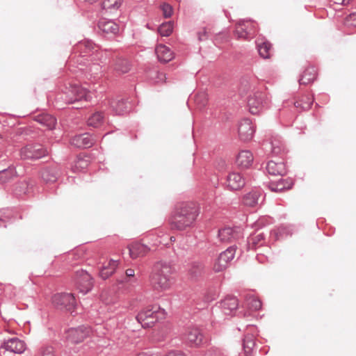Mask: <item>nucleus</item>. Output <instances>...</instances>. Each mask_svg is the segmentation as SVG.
<instances>
[{"label": "nucleus", "instance_id": "obj_39", "mask_svg": "<svg viewBox=\"0 0 356 356\" xmlns=\"http://www.w3.org/2000/svg\"><path fill=\"white\" fill-rule=\"evenodd\" d=\"M36 356H56L55 349L51 346L44 345L38 349Z\"/></svg>", "mask_w": 356, "mask_h": 356}, {"label": "nucleus", "instance_id": "obj_26", "mask_svg": "<svg viewBox=\"0 0 356 356\" xmlns=\"http://www.w3.org/2000/svg\"><path fill=\"white\" fill-rule=\"evenodd\" d=\"M293 182L290 179H280L276 183H270L269 188L274 192H282L284 190L291 188Z\"/></svg>", "mask_w": 356, "mask_h": 356}, {"label": "nucleus", "instance_id": "obj_15", "mask_svg": "<svg viewBox=\"0 0 356 356\" xmlns=\"http://www.w3.org/2000/svg\"><path fill=\"white\" fill-rule=\"evenodd\" d=\"M129 255L131 259H137L145 256L149 251V248L143 244L134 243L128 246Z\"/></svg>", "mask_w": 356, "mask_h": 356}, {"label": "nucleus", "instance_id": "obj_44", "mask_svg": "<svg viewBox=\"0 0 356 356\" xmlns=\"http://www.w3.org/2000/svg\"><path fill=\"white\" fill-rule=\"evenodd\" d=\"M42 177L44 179V181L47 182H53L55 181L56 179V177L54 175H50V172L49 170H44L42 174Z\"/></svg>", "mask_w": 356, "mask_h": 356}, {"label": "nucleus", "instance_id": "obj_38", "mask_svg": "<svg viewBox=\"0 0 356 356\" xmlns=\"http://www.w3.org/2000/svg\"><path fill=\"white\" fill-rule=\"evenodd\" d=\"M122 4V0H104L103 8L108 11L118 9Z\"/></svg>", "mask_w": 356, "mask_h": 356}, {"label": "nucleus", "instance_id": "obj_17", "mask_svg": "<svg viewBox=\"0 0 356 356\" xmlns=\"http://www.w3.org/2000/svg\"><path fill=\"white\" fill-rule=\"evenodd\" d=\"M254 132V127L250 120H245L240 124L238 127V134L242 140H250L253 136Z\"/></svg>", "mask_w": 356, "mask_h": 356}, {"label": "nucleus", "instance_id": "obj_48", "mask_svg": "<svg viewBox=\"0 0 356 356\" xmlns=\"http://www.w3.org/2000/svg\"><path fill=\"white\" fill-rule=\"evenodd\" d=\"M125 274H126L125 282H128L129 281L128 278L134 277L135 271L134 269L129 268V269L126 270Z\"/></svg>", "mask_w": 356, "mask_h": 356}, {"label": "nucleus", "instance_id": "obj_45", "mask_svg": "<svg viewBox=\"0 0 356 356\" xmlns=\"http://www.w3.org/2000/svg\"><path fill=\"white\" fill-rule=\"evenodd\" d=\"M346 25L356 27V13H352L346 18Z\"/></svg>", "mask_w": 356, "mask_h": 356}, {"label": "nucleus", "instance_id": "obj_8", "mask_svg": "<svg viewBox=\"0 0 356 356\" xmlns=\"http://www.w3.org/2000/svg\"><path fill=\"white\" fill-rule=\"evenodd\" d=\"M74 282L77 289L83 293L90 291L93 284L91 276L82 269L76 272Z\"/></svg>", "mask_w": 356, "mask_h": 356}, {"label": "nucleus", "instance_id": "obj_23", "mask_svg": "<svg viewBox=\"0 0 356 356\" xmlns=\"http://www.w3.org/2000/svg\"><path fill=\"white\" fill-rule=\"evenodd\" d=\"M204 273V266L200 262H192L189 264L188 268V274L191 279L196 280Z\"/></svg>", "mask_w": 356, "mask_h": 356}, {"label": "nucleus", "instance_id": "obj_47", "mask_svg": "<svg viewBox=\"0 0 356 356\" xmlns=\"http://www.w3.org/2000/svg\"><path fill=\"white\" fill-rule=\"evenodd\" d=\"M19 184V188H17L16 191H17V192L19 193H26L27 191V188H28V182L26 181H23L20 183L18 184Z\"/></svg>", "mask_w": 356, "mask_h": 356}, {"label": "nucleus", "instance_id": "obj_34", "mask_svg": "<svg viewBox=\"0 0 356 356\" xmlns=\"http://www.w3.org/2000/svg\"><path fill=\"white\" fill-rule=\"evenodd\" d=\"M16 176L14 168H9L0 171V183L5 184L12 180Z\"/></svg>", "mask_w": 356, "mask_h": 356}, {"label": "nucleus", "instance_id": "obj_30", "mask_svg": "<svg viewBox=\"0 0 356 356\" xmlns=\"http://www.w3.org/2000/svg\"><path fill=\"white\" fill-rule=\"evenodd\" d=\"M238 305V300L232 296L227 297L222 302V307L225 314H228L227 312H232L236 310Z\"/></svg>", "mask_w": 356, "mask_h": 356}, {"label": "nucleus", "instance_id": "obj_7", "mask_svg": "<svg viewBox=\"0 0 356 356\" xmlns=\"http://www.w3.org/2000/svg\"><path fill=\"white\" fill-rule=\"evenodd\" d=\"M257 32V24L252 20H241L236 24L235 34L239 39L250 40Z\"/></svg>", "mask_w": 356, "mask_h": 356}, {"label": "nucleus", "instance_id": "obj_21", "mask_svg": "<svg viewBox=\"0 0 356 356\" xmlns=\"http://www.w3.org/2000/svg\"><path fill=\"white\" fill-rule=\"evenodd\" d=\"M240 236V233L231 227L221 229L218 232V237L222 242H229L238 238Z\"/></svg>", "mask_w": 356, "mask_h": 356}, {"label": "nucleus", "instance_id": "obj_33", "mask_svg": "<svg viewBox=\"0 0 356 356\" xmlns=\"http://www.w3.org/2000/svg\"><path fill=\"white\" fill-rule=\"evenodd\" d=\"M111 106L113 111L118 115L123 114L128 109L127 102L122 99L113 101L111 103Z\"/></svg>", "mask_w": 356, "mask_h": 356}, {"label": "nucleus", "instance_id": "obj_35", "mask_svg": "<svg viewBox=\"0 0 356 356\" xmlns=\"http://www.w3.org/2000/svg\"><path fill=\"white\" fill-rule=\"evenodd\" d=\"M104 120V115L102 113L96 112L93 113L88 120V124L90 127H98L102 124Z\"/></svg>", "mask_w": 356, "mask_h": 356}, {"label": "nucleus", "instance_id": "obj_50", "mask_svg": "<svg viewBox=\"0 0 356 356\" xmlns=\"http://www.w3.org/2000/svg\"><path fill=\"white\" fill-rule=\"evenodd\" d=\"M334 3L338 5L347 4L349 3L350 0H331Z\"/></svg>", "mask_w": 356, "mask_h": 356}, {"label": "nucleus", "instance_id": "obj_18", "mask_svg": "<svg viewBox=\"0 0 356 356\" xmlns=\"http://www.w3.org/2000/svg\"><path fill=\"white\" fill-rule=\"evenodd\" d=\"M253 160L254 157L251 152L243 150L237 156L236 163L241 168H248L252 165Z\"/></svg>", "mask_w": 356, "mask_h": 356}, {"label": "nucleus", "instance_id": "obj_19", "mask_svg": "<svg viewBox=\"0 0 356 356\" xmlns=\"http://www.w3.org/2000/svg\"><path fill=\"white\" fill-rule=\"evenodd\" d=\"M227 186L232 190H238L245 185L244 179L237 172L230 173L227 179Z\"/></svg>", "mask_w": 356, "mask_h": 356}, {"label": "nucleus", "instance_id": "obj_41", "mask_svg": "<svg viewBox=\"0 0 356 356\" xmlns=\"http://www.w3.org/2000/svg\"><path fill=\"white\" fill-rule=\"evenodd\" d=\"M247 304L249 309L252 310H259L261 307V302L255 297H250L247 300Z\"/></svg>", "mask_w": 356, "mask_h": 356}, {"label": "nucleus", "instance_id": "obj_12", "mask_svg": "<svg viewBox=\"0 0 356 356\" xmlns=\"http://www.w3.org/2000/svg\"><path fill=\"white\" fill-rule=\"evenodd\" d=\"M6 350L20 354L26 349L24 342L17 338H12L6 341L2 346Z\"/></svg>", "mask_w": 356, "mask_h": 356}, {"label": "nucleus", "instance_id": "obj_3", "mask_svg": "<svg viewBox=\"0 0 356 356\" xmlns=\"http://www.w3.org/2000/svg\"><path fill=\"white\" fill-rule=\"evenodd\" d=\"M165 311L158 305L148 306L136 316V320L143 327H151L159 320L165 318Z\"/></svg>", "mask_w": 356, "mask_h": 356}, {"label": "nucleus", "instance_id": "obj_32", "mask_svg": "<svg viewBox=\"0 0 356 356\" xmlns=\"http://www.w3.org/2000/svg\"><path fill=\"white\" fill-rule=\"evenodd\" d=\"M258 50L259 55L265 59L270 58L273 54L272 45L268 41L258 44Z\"/></svg>", "mask_w": 356, "mask_h": 356}, {"label": "nucleus", "instance_id": "obj_14", "mask_svg": "<svg viewBox=\"0 0 356 356\" xmlns=\"http://www.w3.org/2000/svg\"><path fill=\"white\" fill-rule=\"evenodd\" d=\"M267 172L271 175L283 176L286 174L285 164L282 161H270L266 165Z\"/></svg>", "mask_w": 356, "mask_h": 356}, {"label": "nucleus", "instance_id": "obj_1", "mask_svg": "<svg viewBox=\"0 0 356 356\" xmlns=\"http://www.w3.org/2000/svg\"><path fill=\"white\" fill-rule=\"evenodd\" d=\"M200 206L193 202L177 204L172 215L170 224L172 228L184 230L191 227L200 213Z\"/></svg>", "mask_w": 356, "mask_h": 356}, {"label": "nucleus", "instance_id": "obj_16", "mask_svg": "<svg viewBox=\"0 0 356 356\" xmlns=\"http://www.w3.org/2000/svg\"><path fill=\"white\" fill-rule=\"evenodd\" d=\"M70 143L72 145L76 147L87 148L93 145L94 140L88 134H83L74 136L72 138Z\"/></svg>", "mask_w": 356, "mask_h": 356}, {"label": "nucleus", "instance_id": "obj_5", "mask_svg": "<svg viewBox=\"0 0 356 356\" xmlns=\"http://www.w3.org/2000/svg\"><path fill=\"white\" fill-rule=\"evenodd\" d=\"M63 100L67 104H72L82 100L88 101L90 98V92L84 88L78 85H70L63 91Z\"/></svg>", "mask_w": 356, "mask_h": 356}, {"label": "nucleus", "instance_id": "obj_37", "mask_svg": "<svg viewBox=\"0 0 356 356\" xmlns=\"http://www.w3.org/2000/svg\"><path fill=\"white\" fill-rule=\"evenodd\" d=\"M313 103V99L309 96H305L301 100L294 103L296 108H300L303 111L309 110Z\"/></svg>", "mask_w": 356, "mask_h": 356}, {"label": "nucleus", "instance_id": "obj_42", "mask_svg": "<svg viewBox=\"0 0 356 356\" xmlns=\"http://www.w3.org/2000/svg\"><path fill=\"white\" fill-rule=\"evenodd\" d=\"M161 9L163 12V15L165 18L170 17L173 13L172 7L168 3H163L161 5Z\"/></svg>", "mask_w": 356, "mask_h": 356}, {"label": "nucleus", "instance_id": "obj_13", "mask_svg": "<svg viewBox=\"0 0 356 356\" xmlns=\"http://www.w3.org/2000/svg\"><path fill=\"white\" fill-rule=\"evenodd\" d=\"M119 260L111 259L99 268V276L106 280L111 276L119 265Z\"/></svg>", "mask_w": 356, "mask_h": 356}, {"label": "nucleus", "instance_id": "obj_10", "mask_svg": "<svg viewBox=\"0 0 356 356\" xmlns=\"http://www.w3.org/2000/svg\"><path fill=\"white\" fill-rule=\"evenodd\" d=\"M235 252L236 248L232 246L220 253L213 264L214 271L218 273L224 270L228 263L234 259Z\"/></svg>", "mask_w": 356, "mask_h": 356}, {"label": "nucleus", "instance_id": "obj_51", "mask_svg": "<svg viewBox=\"0 0 356 356\" xmlns=\"http://www.w3.org/2000/svg\"><path fill=\"white\" fill-rule=\"evenodd\" d=\"M86 1L89 2V3H94V2L97 1V0H86Z\"/></svg>", "mask_w": 356, "mask_h": 356}, {"label": "nucleus", "instance_id": "obj_49", "mask_svg": "<svg viewBox=\"0 0 356 356\" xmlns=\"http://www.w3.org/2000/svg\"><path fill=\"white\" fill-rule=\"evenodd\" d=\"M165 356H186L182 352L180 351H171L165 355Z\"/></svg>", "mask_w": 356, "mask_h": 356}, {"label": "nucleus", "instance_id": "obj_24", "mask_svg": "<svg viewBox=\"0 0 356 356\" xmlns=\"http://www.w3.org/2000/svg\"><path fill=\"white\" fill-rule=\"evenodd\" d=\"M187 341L191 346H197L202 341V334L197 328H192L188 331Z\"/></svg>", "mask_w": 356, "mask_h": 356}, {"label": "nucleus", "instance_id": "obj_4", "mask_svg": "<svg viewBox=\"0 0 356 356\" xmlns=\"http://www.w3.org/2000/svg\"><path fill=\"white\" fill-rule=\"evenodd\" d=\"M90 330L86 327H79L76 328H70L66 333L67 352L68 354L73 355L77 353L79 348H74L73 345L81 343L89 336Z\"/></svg>", "mask_w": 356, "mask_h": 356}, {"label": "nucleus", "instance_id": "obj_31", "mask_svg": "<svg viewBox=\"0 0 356 356\" xmlns=\"http://www.w3.org/2000/svg\"><path fill=\"white\" fill-rule=\"evenodd\" d=\"M260 196L261 193L259 191L250 192L244 196L243 203L248 207H254Z\"/></svg>", "mask_w": 356, "mask_h": 356}, {"label": "nucleus", "instance_id": "obj_25", "mask_svg": "<svg viewBox=\"0 0 356 356\" xmlns=\"http://www.w3.org/2000/svg\"><path fill=\"white\" fill-rule=\"evenodd\" d=\"M316 70L314 67H307L299 80L300 84L307 85L312 83L316 77Z\"/></svg>", "mask_w": 356, "mask_h": 356}, {"label": "nucleus", "instance_id": "obj_2", "mask_svg": "<svg viewBox=\"0 0 356 356\" xmlns=\"http://www.w3.org/2000/svg\"><path fill=\"white\" fill-rule=\"evenodd\" d=\"M173 273L170 265L158 262L154 266V272L152 275V284L153 286L160 291H165L172 285L171 275Z\"/></svg>", "mask_w": 356, "mask_h": 356}, {"label": "nucleus", "instance_id": "obj_40", "mask_svg": "<svg viewBox=\"0 0 356 356\" xmlns=\"http://www.w3.org/2000/svg\"><path fill=\"white\" fill-rule=\"evenodd\" d=\"M173 30V23L168 22L163 23L159 28V33L161 36H169Z\"/></svg>", "mask_w": 356, "mask_h": 356}, {"label": "nucleus", "instance_id": "obj_27", "mask_svg": "<svg viewBox=\"0 0 356 356\" xmlns=\"http://www.w3.org/2000/svg\"><path fill=\"white\" fill-rule=\"evenodd\" d=\"M35 120L49 129H52L56 125V119L49 114H41L35 117Z\"/></svg>", "mask_w": 356, "mask_h": 356}, {"label": "nucleus", "instance_id": "obj_28", "mask_svg": "<svg viewBox=\"0 0 356 356\" xmlns=\"http://www.w3.org/2000/svg\"><path fill=\"white\" fill-rule=\"evenodd\" d=\"M114 70L120 73H127L131 69V65L129 62L122 58H116L114 60Z\"/></svg>", "mask_w": 356, "mask_h": 356}, {"label": "nucleus", "instance_id": "obj_29", "mask_svg": "<svg viewBox=\"0 0 356 356\" xmlns=\"http://www.w3.org/2000/svg\"><path fill=\"white\" fill-rule=\"evenodd\" d=\"M90 163L89 157L85 155H79L72 166L74 172H80L86 169Z\"/></svg>", "mask_w": 356, "mask_h": 356}, {"label": "nucleus", "instance_id": "obj_9", "mask_svg": "<svg viewBox=\"0 0 356 356\" xmlns=\"http://www.w3.org/2000/svg\"><path fill=\"white\" fill-rule=\"evenodd\" d=\"M48 152L41 145H29L22 148L20 156L24 159H36L46 156Z\"/></svg>", "mask_w": 356, "mask_h": 356}, {"label": "nucleus", "instance_id": "obj_11", "mask_svg": "<svg viewBox=\"0 0 356 356\" xmlns=\"http://www.w3.org/2000/svg\"><path fill=\"white\" fill-rule=\"evenodd\" d=\"M265 95L261 92H257L248 98V105L250 112L253 114H259L264 106Z\"/></svg>", "mask_w": 356, "mask_h": 356}, {"label": "nucleus", "instance_id": "obj_43", "mask_svg": "<svg viewBox=\"0 0 356 356\" xmlns=\"http://www.w3.org/2000/svg\"><path fill=\"white\" fill-rule=\"evenodd\" d=\"M195 102L201 106H204L207 103V95L204 93L198 94L195 97Z\"/></svg>", "mask_w": 356, "mask_h": 356}, {"label": "nucleus", "instance_id": "obj_6", "mask_svg": "<svg viewBox=\"0 0 356 356\" xmlns=\"http://www.w3.org/2000/svg\"><path fill=\"white\" fill-rule=\"evenodd\" d=\"M53 305L60 310L72 312L76 307V300L71 293H58L51 298Z\"/></svg>", "mask_w": 356, "mask_h": 356}, {"label": "nucleus", "instance_id": "obj_22", "mask_svg": "<svg viewBox=\"0 0 356 356\" xmlns=\"http://www.w3.org/2000/svg\"><path fill=\"white\" fill-rule=\"evenodd\" d=\"M99 28L107 34H116L119 32V26L111 20L102 19L98 24Z\"/></svg>", "mask_w": 356, "mask_h": 356}, {"label": "nucleus", "instance_id": "obj_20", "mask_svg": "<svg viewBox=\"0 0 356 356\" xmlns=\"http://www.w3.org/2000/svg\"><path fill=\"white\" fill-rule=\"evenodd\" d=\"M155 53L160 62L168 63L173 58L172 51L164 44L157 45Z\"/></svg>", "mask_w": 356, "mask_h": 356}, {"label": "nucleus", "instance_id": "obj_36", "mask_svg": "<svg viewBox=\"0 0 356 356\" xmlns=\"http://www.w3.org/2000/svg\"><path fill=\"white\" fill-rule=\"evenodd\" d=\"M254 346V337L252 335L245 336L243 340V349L245 356H251V353Z\"/></svg>", "mask_w": 356, "mask_h": 356}, {"label": "nucleus", "instance_id": "obj_46", "mask_svg": "<svg viewBox=\"0 0 356 356\" xmlns=\"http://www.w3.org/2000/svg\"><path fill=\"white\" fill-rule=\"evenodd\" d=\"M264 239L263 234H257L252 236L249 241V243H252V246L254 247L259 244Z\"/></svg>", "mask_w": 356, "mask_h": 356}]
</instances>
